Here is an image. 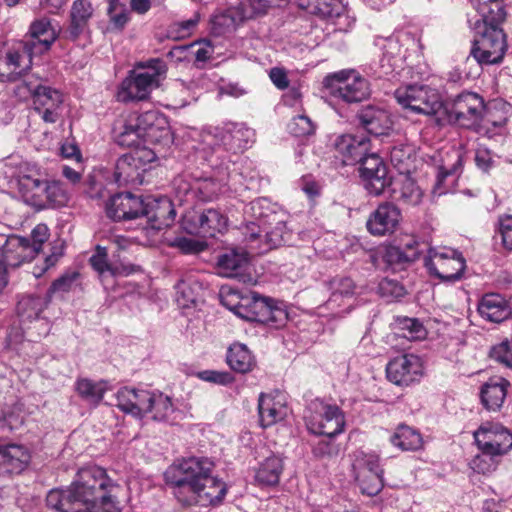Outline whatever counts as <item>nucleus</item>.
<instances>
[{
    "label": "nucleus",
    "instance_id": "obj_48",
    "mask_svg": "<svg viewBox=\"0 0 512 512\" xmlns=\"http://www.w3.org/2000/svg\"><path fill=\"white\" fill-rule=\"evenodd\" d=\"M283 472V461L272 455L267 457L259 466L255 480H279Z\"/></svg>",
    "mask_w": 512,
    "mask_h": 512
},
{
    "label": "nucleus",
    "instance_id": "obj_10",
    "mask_svg": "<svg viewBox=\"0 0 512 512\" xmlns=\"http://www.w3.org/2000/svg\"><path fill=\"white\" fill-rule=\"evenodd\" d=\"M308 410L310 414L305 416V423L310 433L333 438L344 431L345 415L339 406L315 399L309 404Z\"/></svg>",
    "mask_w": 512,
    "mask_h": 512
},
{
    "label": "nucleus",
    "instance_id": "obj_20",
    "mask_svg": "<svg viewBox=\"0 0 512 512\" xmlns=\"http://www.w3.org/2000/svg\"><path fill=\"white\" fill-rule=\"evenodd\" d=\"M63 104L62 93L50 86L42 85L35 95L33 109L46 123H55L60 117V109Z\"/></svg>",
    "mask_w": 512,
    "mask_h": 512
},
{
    "label": "nucleus",
    "instance_id": "obj_53",
    "mask_svg": "<svg viewBox=\"0 0 512 512\" xmlns=\"http://www.w3.org/2000/svg\"><path fill=\"white\" fill-rule=\"evenodd\" d=\"M156 153L143 142H130V167L134 165L138 169L141 165L153 162Z\"/></svg>",
    "mask_w": 512,
    "mask_h": 512
},
{
    "label": "nucleus",
    "instance_id": "obj_22",
    "mask_svg": "<svg viewBox=\"0 0 512 512\" xmlns=\"http://www.w3.org/2000/svg\"><path fill=\"white\" fill-rule=\"evenodd\" d=\"M31 459L22 445H0V476H15L25 470Z\"/></svg>",
    "mask_w": 512,
    "mask_h": 512
},
{
    "label": "nucleus",
    "instance_id": "obj_52",
    "mask_svg": "<svg viewBox=\"0 0 512 512\" xmlns=\"http://www.w3.org/2000/svg\"><path fill=\"white\" fill-rule=\"evenodd\" d=\"M171 138L170 128L164 118H159L154 126H150L147 132H143L140 138L145 144L166 143Z\"/></svg>",
    "mask_w": 512,
    "mask_h": 512
},
{
    "label": "nucleus",
    "instance_id": "obj_63",
    "mask_svg": "<svg viewBox=\"0 0 512 512\" xmlns=\"http://www.w3.org/2000/svg\"><path fill=\"white\" fill-rule=\"evenodd\" d=\"M40 87L41 84L36 80H23L14 87L13 93L20 101H26L31 98L32 102H34L35 95Z\"/></svg>",
    "mask_w": 512,
    "mask_h": 512
},
{
    "label": "nucleus",
    "instance_id": "obj_2",
    "mask_svg": "<svg viewBox=\"0 0 512 512\" xmlns=\"http://www.w3.org/2000/svg\"><path fill=\"white\" fill-rule=\"evenodd\" d=\"M89 482H71L67 490H50L47 503L58 512H120L108 495L110 482L88 485Z\"/></svg>",
    "mask_w": 512,
    "mask_h": 512
},
{
    "label": "nucleus",
    "instance_id": "obj_45",
    "mask_svg": "<svg viewBox=\"0 0 512 512\" xmlns=\"http://www.w3.org/2000/svg\"><path fill=\"white\" fill-rule=\"evenodd\" d=\"M130 392L134 398V400L130 399V415L142 418L146 413L152 411L154 394L138 389H132Z\"/></svg>",
    "mask_w": 512,
    "mask_h": 512
},
{
    "label": "nucleus",
    "instance_id": "obj_26",
    "mask_svg": "<svg viewBox=\"0 0 512 512\" xmlns=\"http://www.w3.org/2000/svg\"><path fill=\"white\" fill-rule=\"evenodd\" d=\"M478 312L482 318L490 322L501 323L512 315V306L503 295L487 293L478 304Z\"/></svg>",
    "mask_w": 512,
    "mask_h": 512
},
{
    "label": "nucleus",
    "instance_id": "obj_55",
    "mask_svg": "<svg viewBox=\"0 0 512 512\" xmlns=\"http://www.w3.org/2000/svg\"><path fill=\"white\" fill-rule=\"evenodd\" d=\"M379 295L388 302L398 300L406 294L404 286L397 280L384 278L378 285Z\"/></svg>",
    "mask_w": 512,
    "mask_h": 512
},
{
    "label": "nucleus",
    "instance_id": "obj_3",
    "mask_svg": "<svg viewBox=\"0 0 512 512\" xmlns=\"http://www.w3.org/2000/svg\"><path fill=\"white\" fill-rule=\"evenodd\" d=\"M474 442L482 455L471 461V468L482 474L491 470L492 465L486 464L484 456L494 458L503 456L512 450V433L500 423L485 422L474 433Z\"/></svg>",
    "mask_w": 512,
    "mask_h": 512
},
{
    "label": "nucleus",
    "instance_id": "obj_4",
    "mask_svg": "<svg viewBox=\"0 0 512 512\" xmlns=\"http://www.w3.org/2000/svg\"><path fill=\"white\" fill-rule=\"evenodd\" d=\"M176 210L168 197L155 198L152 195H136L130 192V221L143 218V230H162L170 227L175 220Z\"/></svg>",
    "mask_w": 512,
    "mask_h": 512
},
{
    "label": "nucleus",
    "instance_id": "obj_47",
    "mask_svg": "<svg viewBox=\"0 0 512 512\" xmlns=\"http://www.w3.org/2000/svg\"><path fill=\"white\" fill-rule=\"evenodd\" d=\"M107 256V248L97 245L95 253L89 259V263L92 266V268L96 272H98L100 276H102L106 272L110 273L112 276H117L121 274L123 272L121 267L109 263L107 260Z\"/></svg>",
    "mask_w": 512,
    "mask_h": 512
},
{
    "label": "nucleus",
    "instance_id": "obj_38",
    "mask_svg": "<svg viewBox=\"0 0 512 512\" xmlns=\"http://www.w3.org/2000/svg\"><path fill=\"white\" fill-rule=\"evenodd\" d=\"M324 284L330 291L328 304L336 303L343 298H351L357 287L354 280L345 275H336L325 281Z\"/></svg>",
    "mask_w": 512,
    "mask_h": 512
},
{
    "label": "nucleus",
    "instance_id": "obj_31",
    "mask_svg": "<svg viewBox=\"0 0 512 512\" xmlns=\"http://www.w3.org/2000/svg\"><path fill=\"white\" fill-rule=\"evenodd\" d=\"M93 15V8L86 0L74 1L70 11V24L66 30V37L76 41L88 27V21Z\"/></svg>",
    "mask_w": 512,
    "mask_h": 512
},
{
    "label": "nucleus",
    "instance_id": "obj_59",
    "mask_svg": "<svg viewBox=\"0 0 512 512\" xmlns=\"http://www.w3.org/2000/svg\"><path fill=\"white\" fill-rule=\"evenodd\" d=\"M108 8L107 13L110 18L111 24L116 29H123L127 20V9L120 0H107Z\"/></svg>",
    "mask_w": 512,
    "mask_h": 512
},
{
    "label": "nucleus",
    "instance_id": "obj_17",
    "mask_svg": "<svg viewBox=\"0 0 512 512\" xmlns=\"http://www.w3.org/2000/svg\"><path fill=\"white\" fill-rule=\"evenodd\" d=\"M401 219L400 208L393 202L384 201L369 215L366 228L373 236L391 235L397 230Z\"/></svg>",
    "mask_w": 512,
    "mask_h": 512
},
{
    "label": "nucleus",
    "instance_id": "obj_5",
    "mask_svg": "<svg viewBox=\"0 0 512 512\" xmlns=\"http://www.w3.org/2000/svg\"><path fill=\"white\" fill-rule=\"evenodd\" d=\"M442 111L452 125L480 132L486 112L484 98L476 92L463 91L443 101Z\"/></svg>",
    "mask_w": 512,
    "mask_h": 512
},
{
    "label": "nucleus",
    "instance_id": "obj_49",
    "mask_svg": "<svg viewBox=\"0 0 512 512\" xmlns=\"http://www.w3.org/2000/svg\"><path fill=\"white\" fill-rule=\"evenodd\" d=\"M128 199V192H118L106 203V214L113 221H121L128 219V210L125 200Z\"/></svg>",
    "mask_w": 512,
    "mask_h": 512
},
{
    "label": "nucleus",
    "instance_id": "obj_58",
    "mask_svg": "<svg viewBox=\"0 0 512 512\" xmlns=\"http://www.w3.org/2000/svg\"><path fill=\"white\" fill-rule=\"evenodd\" d=\"M199 20L200 17L196 14L191 19L171 24L167 30V37L173 40H180L190 36L191 31L197 26Z\"/></svg>",
    "mask_w": 512,
    "mask_h": 512
},
{
    "label": "nucleus",
    "instance_id": "obj_34",
    "mask_svg": "<svg viewBox=\"0 0 512 512\" xmlns=\"http://www.w3.org/2000/svg\"><path fill=\"white\" fill-rule=\"evenodd\" d=\"M259 422L263 428L270 427L284 419L285 408L267 394L261 393L258 400Z\"/></svg>",
    "mask_w": 512,
    "mask_h": 512
},
{
    "label": "nucleus",
    "instance_id": "obj_51",
    "mask_svg": "<svg viewBox=\"0 0 512 512\" xmlns=\"http://www.w3.org/2000/svg\"><path fill=\"white\" fill-rule=\"evenodd\" d=\"M346 10L343 0H315L313 13L323 19L341 16Z\"/></svg>",
    "mask_w": 512,
    "mask_h": 512
},
{
    "label": "nucleus",
    "instance_id": "obj_50",
    "mask_svg": "<svg viewBox=\"0 0 512 512\" xmlns=\"http://www.w3.org/2000/svg\"><path fill=\"white\" fill-rule=\"evenodd\" d=\"M415 155L412 145L400 143L393 146L390 150L391 163L401 172H408V164Z\"/></svg>",
    "mask_w": 512,
    "mask_h": 512
},
{
    "label": "nucleus",
    "instance_id": "obj_6",
    "mask_svg": "<svg viewBox=\"0 0 512 512\" xmlns=\"http://www.w3.org/2000/svg\"><path fill=\"white\" fill-rule=\"evenodd\" d=\"M323 87L330 96L346 104L360 103L371 95L368 80L354 70H341L328 74L323 79Z\"/></svg>",
    "mask_w": 512,
    "mask_h": 512
},
{
    "label": "nucleus",
    "instance_id": "obj_33",
    "mask_svg": "<svg viewBox=\"0 0 512 512\" xmlns=\"http://www.w3.org/2000/svg\"><path fill=\"white\" fill-rule=\"evenodd\" d=\"M226 361L233 371L241 374L252 371L256 366L252 352L241 343H234L228 348Z\"/></svg>",
    "mask_w": 512,
    "mask_h": 512
},
{
    "label": "nucleus",
    "instance_id": "obj_37",
    "mask_svg": "<svg viewBox=\"0 0 512 512\" xmlns=\"http://www.w3.org/2000/svg\"><path fill=\"white\" fill-rule=\"evenodd\" d=\"M75 388L79 396L89 405L97 407L107 391L105 381H93L87 378L78 379Z\"/></svg>",
    "mask_w": 512,
    "mask_h": 512
},
{
    "label": "nucleus",
    "instance_id": "obj_21",
    "mask_svg": "<svg viewBox=\"0 0 512 512\" xmlns=\"http://www.w3.org/2000/svg\"><path fill=\"white\" fill-rule=\"evenodd\" d=\"M356 118L359 126L375 137L388 135L389 131L392 130L391 117L382 108L368 105L357 112Z\"/></svg>",
    "mask_w": 512,
    "mask_h": 512
},
{
    "label": "nucleus",
    "instance_id": "obj_36",
    "mask_svg": "<svg viewBox=\"0 0 512 512\" xmlns=\"http://www.w3.org/2000/svg\"><path fill=\"white\" fill-rule=\"evenodd\" d=\"M35 55L36 50L21 40L16 47L6 53L4 63L11 72L23 71L30 68Z\"/></svg>",
    "mask_w": 512,
    "mask_h": 512
},
{
    "label": "nucleus",
    "instance_id": "obj_62",
    "mask_svg": "<svg viewBox=\"0 0 512 512\" xmlns=\"http://www.w3.org/2000/svg\"><path fill=\"white\" fill-rule=\"evenodd\" d=\"M489 356L491 359L512 368V343L504 340L501 343L493 346L490 350Z\"/></svg>",
    "mask_w": 512,
    "mask_h": 512
},
{
    "label": "nucleus",
    "instance_id": "obj_57",
    "mask_svg": "<svg viewBox=\"0 0 512 512\" xmlns=\"http://www.w3.org/2000/svg\"><path fill=\"white\" fill-rule=\"evenodd\" d=\"M288 131L295 137H307L315 132V125L306 115L295 116L287 125Z\"/></svg>",
    "mask_w": 512,
    "mask_h": 512
},
{
    "label": "nucleus",
    "instance_id": "obj_32",
    "mask_svg": "<svg viewBox=\"0 0 512 512\" xmlns=\"http://www.w3.org/2000/svg\"><path fill=\"white\" fill-rule=\"evenodd\" d=\"M464 154L459 149H453L446 153V157L442 160V164L438 167L434 191L439 194L447 191L445 181L448 177H457L463 169Z\"/></svg>",
    "mask_w": 512,
    "mask_h": 512
},
{
    "label": "nucleus",
    "instance_id": "obj_40",
    "mask_svg": "<svg viewBox=\"0 0 512 512\" xmlns=\"http://www.w3.org/2000/svg\"><path fill=\"white\" fill-rule=\"evenodd\" d=\"M227 492L225 482H200L198 484V504L202 507L219 504Z\"/></svg>",
    "mask_w": 512,
    "mask_h": 512
},
{
    "label": "nucleus",
    "instance_id": "obj_18",
    "mask_svg": "<svg viewBox=\"0 0 512 512\" xmlns=\"http://www.w3.org/2000/svg\"><path fill=\"white\" fill-rule=\"evenodd\" d=\"M18 190L24 200L33 205L42 206V196L47 182L45 175L36 166L21 167L16 176Z\"/></svg>",
    "mask_w": 512,
    "mask_h": 512
},
{
    "label": "nucleus",
    "instance_id": "obj_16",
    "mask_svg": "<svg viewBox=\"0 0 512 512\" xmlns=\"http://www.w3.org/2000/svg\"><path fill=\"white\" fill-rule=\"evenodd\" d=\"M370 146L367 136L354 134L339 135L332 144L334 157L341 166L357 164L370 151Z\"/></svg>",
    "mask_w": 512,
    "mask_h": 512
},
{
    "label": "nucleus",
    "instance_id": "obj_9",
    "mask_svg": "<svg viewBox=\"0 0 512 512\" xmlns=\"http://www.w3.org/2000/svg\"><path fill=\"white\" fill-rule=\"evenodd\" d=\"M168 67L161 58L138 61L130 70V104L150 98L153 89L160 85V77L165 76Z\"/></svg>",
    "mask_w": 512,
    "mask_h": 512
},
{
    "label": "nucleus",
    "instance_id": "obj_41",
    "mask_svg": "<svg viewBox=\"0 0 512 512\" xmlns=\"http://www.w3.org/2000/svg\"><path fill=\"white\" fill-rule=\"evenodd\" d=\"M420 257V251L406 252L398 246H388L383 254L384 262L393 269H402Z\"/></svg>",
    "mask_w": 512,
    "mask_h": 512
},
{
    "label": "nucleus",
    "instance_id": "obj_25",
    "mask_svg": "<svg viewBox=\"0 0 512 512\" xmlns=\"http://www.w3.org/2000/svg\"><path fill=\"white\" fill-rule=\"evenodd\" d=\"M406 58V51L403 49L399 39L390 37L385 40L382 47V56L379 60L378 77L394 76L403 68Z\"/></svg>",
    "mask_w": 512,
    "mask_h": 512
},
{
    "label": "nucleus",
    "instance_id": "obj_28",
    "mask_svg": "<svg viewBox=\"0 0 512 512\" xmlns=\"http://www.w3.org/2000/svg\"><path fill=\"white\" fill-rule=\"evenodd\" d=\"M57 39V34L48 19L34 21L30 25L29 33L22 40L36 50V54L47 52Z\"/></svg>",
    "mask_w": 512,
    "mask_h": 512
},
{
    "label": "nucleus",
    "instance_id": "obj_56",
    "mask_svg": "<svg viewBox=\"0 0 512 512\" xmlns=\"http://www.w3.org/2000/svg\"><path fill=\"white\" fill-rule=\"evenodd\" d=\"M396 323L404 331L403 336L407 339H420L426 334L423 324L417 318L397 317Z\"/></svg>",
    "mask_w": 512,
    "mask_h": 512
},
{
    "label": "nucleus",
    "instance_id": "obj_27",
    "mask_svg": "<svg viewBox=\"0 0 512 512\" xmlns=\"http://www.w3.org/2000/svg\"><path fill=\"white\" fill-rule=\"evenodd\" d=\"M248 266L249 254L243 248H231L217 258V268L227 278H241Z\"/></svg>",
    "mask_w": 512,
    "mask_h": 512
},
{
    "label": "nucleus",
    "instance_id": "obj_8",
    "mask_svg": "<svg viewBox=\"0 0 512 512\" xmlns=\"http://www.w3.org/2000/svg\"><path fill=\"white\" fill-rule=\"evenodd\" d=\"M243 303V307H240L241 318L247 321L279 329L288 320L287 311L273 298L250 292L243 296Z\"/></svg>",
    "mask_w": 512,
    "mask_h": 512
},
{
    "label": "nucleus",
    "instance_id": "obj_12",
    "mask_svg": "<svg viewBox=\"0 0 512 512\" xmlns=\"http://www.w3.org/2000/svg\"><path fill=\"white\" fill-rule=\"evenodd\" d=\"M181 225L183 230L190 235L214 238L218 233L226 231L228 218L219 210L209 208L185 214Z\"/></svg>",
    "mask_w": 512,
    "mask_h": 512
},
{
    "label": "nucleus",
    "instance_id": "obj_30",
    "mask_svg": "<svg viewBox=\"0 0 512 512\" xmlns=\"http://www.w3.org/2000/svg\"><path fill=\"white\" fill-rule=\"evenodd\" d=\"M294 244V234L287 228L285 222H278L273 228L265 231L263 242L253 245L255 252L259 255L265 254L273 249Z\"/></svg>",
    "mask_w": 512,
    "mask_h": 512
},
{
    "label": "nucleus",
    "instance_id": "obj_39",
    "mask_svg": "<svg viewBox=\"0 0 512 512\" xmlns=\"http://www.w3.org/2000/svg\"><path fill=\"white\" fill-rule=\"evenodd\" d=\"M277 5L274 0H241L238 7L236 8V17L233 16V20L236 18L243 22L248 19H253L258 16L266 15L270 8Z\"/></svg>",
    "mask_w": 512,
    "mask_h": 512
},
{
    "label": "nucleus",
    "instance_id": "obj_1",
    "mask_svg": "<svg viewBox=\"0 0 512 512\" xmlns=\"http://www.w3.org/2000/svg\"><path fill=\"white\" fill-rule=\"evenodd\" d=\"M475 6L481 18L472 27L470 56L481 66L499 64L508 49L507 35L501 27L507 16L504 0H476Z\"/></svg>",
    "mask_w": 512,
    "mask_h": 512
},
{
    "label": "nucleus",
    "instance_id": "obj_35",
    "mask_svg": "<svg viewBox=\"0 0 512 512\" xmlns=\"http://www.w3.org/2000/svg\"><path fill=\"white\" fill-rule=\"evenodd\" d=\"M390 441L395 447L403 451H418L422 449L424 444L421 433L404 423L396 427Z\"/></svg>",
    "mask_w": 512,
    "mask_h": 512
},
{
    "label": "nucleus",
    "instance_id": "obj_15",
    "mask_svg": "<svg viewBox=\"0 0 512 512\" xmlns=\"http://www.w3.org/2000/svg\"><path fill=\"white\" fill-rule=\"evenodd\" d=\"M214 467L215 462L205 456L177 459L164 472V480H207Z\"/></svg>",
    "mask_w": 512,
    "mask_h": 512
},
{
    "label": "nucleus",
    "instance_id": "obj_14",
    "mask_svg": "<svg viewBox=\"0 0 512 512\" xmlns=\"http://www.w3.org/2000/svg\"><path fill=\"white\" fill-rule=\"evenodd\" d=\"M387 379L399 386L408 387L418 383L423 376V364L414 354H402L391 359L386 365Z\"/></svg>",
    "mask_w": 512,
    "mask_h": 512
},
{
    "label": "nucleus",
    "instance_id": "obj_7",
    "mask_svg": "<svg viewBox=\"0 0 512 512\" xmlns=\"http://www.w3.org/2000/svg\"><path fill=\"white\" fill-rule=\"evenodd\" d=\"M394 98L403 109L426 116L437 115L444 105L440 92L426 84L399 87L394 92Z\"/></svg>",
    "mask_w": 512,
    "mask_h": 512
},
{
    "label": "nucleus",
    "instance_id": "obj_60",
    "mask_svg": "<svg viewBox=\"0 0 512 512\" xmlns=\"http://www.w3.org/2000/svg\"><path fill=\"white\" fill-rule=\"evenodd\" d=\"M152 410H154L153 419L158 421H168L174 412L172 400L163 394L154 395Z\"/></svg>",
    "mask_w": 512,
    "mask_h": 512
},
{
    "label": "nucleus",
    "instance_id": "obj_44",
    "mask_svg": "<svg viewBox=\"0 0 512 512\" xmlns=\"http://www.w3.org/2000/svg\"><path fill=\"white\" fill-rule=\"evenodd\" d=\"M159 119L157 113L154 111H146L139 114L135 110V105L130 104V134H135L137 138L143 136V132H147L150 126H154Z\"/></svg>",
    "mask_w": 512,
    "mask_h": 512
},
{
    "label": "nucleus",
    "instance_id": "obj_46",
    "mask_svg": "<svg viewBox=\"0 0 512 512\" xmlns=\"http://www.w3.org/2000/svg\"><path fill=\"white\" fill-rule=\"evenodd\" d=\"M191 191L198 200L208 202L217 198L221 192V185L212 178L199 179L191 187Z\"/></svg>",
    "mask_w": 512,
    "mask_h": 512
},
{
    "label": "nucleus",
    "instance_id": "obj_19",
    "mask_svg": "<svg viewBox=\"0 0 512 512\" xmlns=\"http://www.w3.org/2000/svg\"><path fill=\"white\" fill-rule=\"evenodd\" d=\"M252 131L239 123H226L223 127L215 128V145L219 149L238 154L249 145Z\"/></svg>",
    "mask_w": 512,
    "mask_h": 512
},
{
    "label": "nucleus",
    "instance_id": "obj_11",
    "mask_svg": "<svg viewBox=\"0 0 512 512\" xmlns=\"http://www.w3.org/2000/svg\"><path fill=\"white\" fill-rule=\"evenodd\" d=\"M423 264L431 277L450 283L460 280L466 269L464 256L454 249L438 252L431 248L424 257Z\"/></svg>",
    "mask_w": 512,
    "mask_h": 512
},
{
    "label": "nucleus",
    "instance_id": "obj_42",
    "mask_svg": "<svg viewBox=\"0 0 512 512\" xmlns=\"http://www.w3.org/2000/svg\"><path fill=\"white\" fill-rule=\"evenodd\" d=\"M44 195L42 196V206L44 207H63L67 204L69 197L63 184L60 181H48L44 188Z\"/></svg>",
    "mask_w": 512,
    "mask_h": 512
},
{
    "label": "nucleus",
    "instance_id": "obj_29",
    "mask_svg": "<svg viewBox=\"0 0 512 512\" xmlns=\"http://www.w3.org/2000/svg\"><path fill=\"white\" fill-rule=\"evenodd\" d=\"M387 189L390 191V196L393 199L401 200L411 205L418 204L422 197L420 188L406 172H401L397 178L391 177V184H389Z\"/></svg>",
    "mask_w": 512,
    "mask_h": 512
},
{
    "label": "nucleus",
    "instance_id": "obj_64",
    "mask_svg": "<svg viewBox=\"0 0 512 512\" xmlns=\"http://www.w3.org/2000/svg\"><path fill=\"white\" fill-rule=\"evenodd\" d=\"M111 245L113 248L112 257L115 263H119L122 271H126V266L124 264L125 253L128 248V238L123 235H113L111 237Z\"/></svg>",
    "mask_w": 512,
    "mask_h": 512
},
{
    "label": "nucleus",
    "instance_id": "obj_54",
    "mask_svg": "<svg viewBox=\"0 0 512 512\" xmlns=\"http://www.w3.org/2000/svg\"><path fill=\"white\" fill-rule=\"evenodd\" d=\"M43 311V300L39 296L29 295L18 301L17 312L27 319L38 318Z\"/></svg>",
    "mask_w": 512,
    "mask_h": 512
},
{
    "label": "nucleus",
    "instance_id": "obj_13",
    "mask_svg": "<svg viewBox=\"0 0 512 512\" xmlns=\"http://www.w3.org/2000/svg\"><path fill=\"white\" fill-rule=\"evenodd\" d=\"M357 164L360 165L359 174L368 194L381 196L391 184V176L384 160L377 153L369 151Z\"/></svg>",
    "mask_w": 512,
    "mask_h": 512
},
{
    "label": "nucleus",
    "instance_id": "obj_61",
    "mask_svg": "<svg viewBox=\"0 0 512 512\" xmlns=\"http://www.w3.org/2000/svg\"><path fill=\"white\" fill-rule=\"evenodd\" d=\"M175 290L176 301L180 307L187 308L196 303L197 294L188 282L180 280L175 285Z\"/></svg>",
    "mask_w": 512,
    "mask_h": 512
},
{
    "label": "nucleus",
    "instance_id": "obj_23",
    "mask_svg": "<svg viewBox=\"0 0 512 512\" xmlns=\"http://www.w3.org/2000/svg\"><path fill=\"white\" fill-rule=\"evenodd\" d=\"M36 249L29 245V238L9 235L2 244V257L10 267H19L36 257Z\"/></svg>",
    "mask_w": 512,
    "mask_h": 512
},
{
    "label": "nucleus",
    "instance_id": "obj_24",
    "mask_svg": "<svg viewBox=\"0 0 512 512\" xmlns=\"http://www.w3.org/2000/svg\"><path fill=\"white\" fill-rule=\"evenodd\" d=\"M510 382L502 376H492L480 387V401L488 411H499L507 397Z\"/></svg>",
    "mask_w": 512,
    "mask_h": 512
},
{
    "label": "nucleus",
    "instance_id": "obj_43",
    "mask_svg": "<svg viewBox=\"0 0 512 512\" xmlns=\"http://www.w3.org/2000/svg\"><path fill=\"white\" fill-rule=\"evenodd\" d=\"M166 484L182 505L198 504V484L200 482H166Z\"/></svg>",
    "mask_w": 512,
    "mask_h": 512
}]
</instances>
